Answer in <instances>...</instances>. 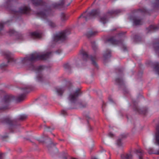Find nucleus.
<instances>
[{"label": "nucleus", "instance_id": "nucleus-1", "mask_svg": "<svg viewBox=\"0 0 159 159\" xmlns=\"http://www.w3.org/2000/svg\"><path fill=\"white\" fill-rule=\"evenodd\" d=\"M50 52H45L40 53L34 52L29 57L25 58L23 60L24 63L28 62L38 60H46L48 58L51 56Z\"/></svg>", "mask_w": 159, "mask_h": 159}, {"label": "nucleus", "instance_id": "nucleus-2", "mask_svg": "<svg viewBox=\"0 0 159 159\" xmlns=\"http://www.w3.org/2000/svg\"><path fill=\"white\" fill-rule=\"evenodd\" d=\"M117 12L116 11H111L109 12L105 15L101 16L100 18V21L103 24H105L107 22L108 20V18L112 14L117 13Z\"/></svg>", "mask_w": 159, "mask_h": 159}, {"label": "nucleus", "instance_id": "nucleus-3", "mask_svg": "<svg viewBox=\"0 0 159 159\" xmlns=\"http://www.w3.org/2000/svg\"><path fill=\"white\" fill-rule=\"evenodd\" d=\"M80 93V90H78L75 93H71L69 95L68 99L71 102H74L77 100V97Z\"/></svg>", "mask_w": 159, "mask_h": 159}, {"label": "nucleus", "instance_id": "nucleus-4", "mask_svg": "<svg viewBox=\"0 0 159 159\" xmlns=\"http://www.w3.org/2000/svg\"><path fill=\"white\" fill-rule=\"evenodd\" d=\"M65 33L63 32L55 36L54 37V40L56 42L59 40H63L65 39Z\"/></svg>", "mask_w": 159, "mask_h": 159}, {"label": "nucleus", "instance_id": "nucleus-5", "mask_svg": "<svg viewBox=\"0 0 159 159\" xmlns=\"http://www.w3.org/2000/svg\"><path fill=\"white\" fill-rule=\"evenodd\" d=\"M30 36L33 38L39 39L42 37V35L40 33L35 32L31 33Z\"/></svg>", "mask_w": 159, "mask_h": 159}, {"label": "nucleus", "instance_id": "nucleus-6", "mask_svg": "<svg viewBox=\"0 0 159 159\" xmlns=\"http://www.w3.org/2000/svg\"><path fill=\"white\" fill-rule=\"evenodd\" d=\"M30 11V8L25 6L20 8L19 9V12L21 13H28Z\"/></svg>", "mask_w": 159, "mask_h": 159}, {"label": "nucleus", "instance_id": "nucleus-7", "mask_svg": "<svg viewBox=\"0 0 159 159\" xmlns=\"http://www.w3.org/2000/svg\"><path fill=\"white\" fill-rule=\"evenodd\" d=\"M98 32L96 31H93L90 30L87 32L86 36L88 37L89 38L96 35Z\"/></svg>", "mask_w": 159, "mask_h": 159}, {"label": "nucleus", "instance_id": "nucleus-8", "mask_svg": "<svg viewBox=\"0 0 159 159\" xmlns=\"http://www.w3.org/2000/svg\"><path fill=\"white\" fill-rule=\"evenodd\" d=\"M25 98V95L24 94L20 95L16 97V101L18 102H21L23 101Z\"/></svg>", "mask_w": 159, "mask_h": 159}, {"label": "nucleus", "instance_id": "nucleus-9", "mask_svg": "<svg viewBox=\"0 0 159 159\" xmlns=\"http://www.w3.org/2000/svg\"><path fill=\"white\" fill-rule=\"evenodd\" d=\"M121 158L123 159H132V156L131 154H125L121 155Z\"/></svg>", "mask_w": 159, "mask_h": 159}, {"label": "nucleus", "instance_id": "nucleus-10", "mask_svg": "<svg viewBox=\"0 0 159 159\" xmlns=\"http://www.w3.org/2000/svg\"><path fill=\"white\" fill-rule=\"evenodd\" d=\"M3 56L7 60V62L9 63L10 60L9 51H5L3 53Z\"/></svg>", "mask_w": 159, "mask_h": 159}, {"label": "nucleus", "instance_id": "nucleus-11", "mask_svg": "<svg viewBox=\"0 0 159 159\" xmlns=\"http://www.w3.org/2000/svg\"><path fill=\"white\" fill-rule=\"evenodd\" d=\"M156 130L157 133H156V141L158 144H159V125L157 126Z\"/></svg>", "mask_w": 159, "mask_h": 159}, {"label": "nucleus", "instance_id": "nucleus-12", "mask_svg": "<svg viewBox=\"0 0 159 159\" xmlns=\"http://www.w3.org/2000/svg\"><path fill=\"white\" fill-rule=\"evenodd\" d=\"M154 69L156 72L159 75V63H158L154 64Z\"/></svg>", "mask_w": 159, "mask_h": 159}, {"label": "nucleus", "instance_id": "nucleus-13", "mask_svg": "<svg viewBox=\"0 0 159 159\" xmlns=\"http://www.w3.org/2000/svg\"><path fill=\"white\" fill-rule=\"evenodd\" d=\"M17 62V60L13 56H11V65H14Z\"/></svg>", "mask_w": 159, "mask_h": 159}, {"label": "nucleus", "instance_id": "nucleus-14", "mask_svg": "<svg viewBox=\"0 0 159 159\" xmlns=\"http://www.w3.org/2000/svg\"><path fill=\"white\" fill-rule=\"evenodd\" d=\"M99 11L98 10H93L89 15L94 16L98 14L99 13Z\"/></svg>", "mask_w": 159, "mask_h": 159}, {"label": "nucleus", "instance_id": "nucleus-15", "mask_svg": "<svg viewBox=\"0 0 159 159\" xmlns=\"http://www.w3.org/2000/svg\"><path fill=\"white\" fill-rule=\"evenodd\" d=\"M56 90L57 94L59 95H61L63 92L62 89L61 88H57Z\"/></svg>", "mask_w": 159, "mask_h": 159}, {"label": "nucleus", "instance_id": "nucleus-16", "mask_svg": "<svg viewBox=\"0 0 159 159\" xmlns=\"http://www.w3.org/2000/svg\"><path fill=\"white\" fill-rule=\"evenodd\" d=\"M153 47L156 51L159 52V42L155 43Z\"/></svg>", "mask_w": 159, "mask_h": 159}, {"label": "nucleus", "instance_id": "nucleus-17", "mask_svg": "<svg viewBox=\"0 0 159 159\" xmlns=\"http://www.w3.org/2000/svg\"><path fill=\"white\" fill-rule=\"evenodd\" d=\"M9 21L5 22H1L0 23V31L2 30L4 26L7 24Z\"/></svg>", "mask_w": 159, "mask_h": 159}, {"label": "nucleus", "instance_id": "nucleus-18", "mask_svg": "<svg viewBox=\"0 0 159 159\" xmlns=\"http://www.w3.org/2000/svg\"><path fill=\"white\" fill-rule=\"evenodd\" d=\"M134 23L136 25H139L142 24V21L140 20L135 19L134 20Z\"/></svg>", "mask_w": 159, "mask_h": 159}, {"label": "nucleus", "instance_id": "nucleus-19", "mask_svg": "<svg viewBox=\"0 0 159 159\" xmlns=\"http://www.w3.org/2000/svg\"><path fill=\"white\" fill-rule=\"evenodd\" d=\"M27 115L25 114H23L20 116L19 117V119L20 120H24L26 119L27 118Z\"/></svg>", "mask_w": 159, "mask_h": 159}, {"label": "nucleus", "instance_id": "nucleus-20", "mask_svg": "<svg viewBox=\"0 0 159 159\" xmlns=\"http://www.w3.org/2000/svg\"><path fill=\"white\" fill-rule=\"evenodd\" d=\"M12 120H11V133H13L15 129V126L12 124Z\"/></svg>", "mask_w": 159, "mask_h": 159}, {"label": "nucleus", "instance_id": "nucleus-21", "mask_svg": "<svg viewBox=\"0 0 159 159\" xmlns=\"http://www.w3.org/2000/svg\"><path fill=\"white\" fill-rule=\"evenodd\" d=\"M33 3L35 5L40 4V3L42 2L41 0H32Z\"/></svg>", "mask_w": 159, "mask_h": 159}, {"label": "nucleus", "instance_id": "nucleus-22", "mask_svg": "<svg viewBox=\"0 0 159 159\" xmlns=\"http://www.w3.org/2000/svg\"><path fill=\"white\" fill-rule=\"evenodd\" d=\"M10 122V118L9 117H7L5 118L3 120V122L4 123L7 124H9Z\"/></svg>", "mask_w": 159, "mask_h": 159}, {"label": "nucleus", "instance_id": "nucleus-23", "mask_svg": "<svg viewBox=\"0 0 159 159\" xmlns=\"http://www.w3.org/2000/svg\"><path fill=\"white\" fill-rule=\"evenodd\" d=\"M91 60L92 62V64L94 66H97V64L95 61L96 58L95 57H92L91 58Z\"/></svg>", "mask_w": 159, "mask_h": 159}, {"label": "nucleus", "instance_id": "nucleus-24", "mask_svg": "<svg viewBox=\"0 0 159 159\" xmlns=\"http://www.w3.org/2000/svg\"><path fill=\"white\" fill-rule=\"evenodd\" d=\"M60 3L57 4V5L56 4H54L53 5V7H56L58 6L59 5H62L64 4V0H60Z\"/></svg>", "mask_w": 159, "mask_h": 159}, {"label": "nucleus", "instance_id": "nucleus-25", "mask_svg": "<svg viewBox=\"0 0 159 159\" xmlns=\"http://www.w3.org/2000/svg\"><path fill=\"white\" fill-rule=\"evenodd\" d=\"M9 96H6L3 99V101L4 102H9Z\"/></svg>", "mask_w": 159, "mask_h": 159}, {"label": "nucleus", "instance_id": "nucleus-26", "mask_svg": "<svg viewBox=\"0 0 159 159\" xmlns=\"http://www.w3.org/2000/svg\"><path fill=\"white\" fill-rule=\"evenodd\" d=\"M48 24L49 25L52 27H54L56 26L55 24L52 21H49Z\"/></svg>", "mask_w": 159, "mask_h": 159}, {"label": "nucleus", "instance_id": "nucleus-27", "mask_svg": "<svg viewBox=\"0 0 159 159\" xmlns=\"http://www.w3.org/2000/svg\"><path fill=\"white\" fill-rule=\"evenodd\" d=\"M9 134H6L2 136V139L3 140H5L7 138H8L9 137Z\"/></svg>", "mask_w": 159, "mask_h": 159}, {"label": "nucleus", "instance_id": "nucleus-28", "mask_svg": "<svg viewBox=\"0 0 159 159\" xmlns=\"http://www.w3.org/2000/svg\"><path fill=\"white\" fill-rule=\"evenodd\" d=\"M16 97H15L13 95H11V101H16Z\"/></svg>", "mask_w": 159, "mask_h": 159}, {"label": "nucleus", "instance_id": "nucleus-29", "mask_svg": "<svg viewBox=\"0 0 159 159\" xmlns=\"http://www.w3.org/2000/svg\"><path fill=\"white\" fill-rule=\"evenodd\" d=\"M81 53L83 55V56L84 57H87L88 55H87V52H85L84 51H82Z\"/></svg>", "mask_w": 159, "mask_h": 159}, {"label": "nucleus", "instance_id": "nucleus-30", "mask_svg": "<svg viewBox=\"0 0 159 159\" xmlns=\"http://www.w3.org/2000/svg\"><path fill=\"white\" fill-rule=\"evenodd\" d=\"M67 19V18L66 17V16L63 15L61 18V20L62 21H63L65 20H66Z\"/></svg>", "mask_w": 159, "mask_h": 159}, {"label": "nucleus", "instance_id": "nucleus-31", "mask_svg": "<svg viewBox=\"0 0 159 159\" xmlns=\"http://www.w3.org/2000/svg\"><path fill=\"white\" fill-rule=\"evenodd\" d=\"M43 78V75L41 74H39L38 76V80L40 81Z\"/></svg>", "mask_w": 159, "mask_h": 159}, {"label": "nucleus", "instance_id": "nucleus-32", "mask_svg": "<svg viewBox=\"0 0 159 159\" xmlns=\"http://www.w3.org/2000/svg\"><path fill=\"white\" fill-rule=\"evenodd\" d=\"M117 144L119 146H121L122 145V143L121 142V140L120 139H118L117 140Z\"/></svg>", "mask_w": 159, "mask_h": 159}, {"label": "nucleus", "instance_id": "nucleus-33", "mask_svg": "<svg viewBox=\"0 0 159 159\" xmlns=\"http://www.w3.org/2000/svg\"><path fill=\"white\" fill-rule=\"evenodd\" d=\"M116 81L118 83H120L122 81V80L121 79H120V78H117L116 80Z\"/></svg>", "mask_w": 159, "mask_h": 159}, {"label": "nucleus", "instance_id": "nucleus-34", "mask_svg": "<svg viewBox=\"0 0 159 159\" xmlns=\"http://www.w3.org/2000/svg\"><path fill=\"white\" fill-rule=\"evenodd\" d=\"M136 152L138 153L141 154L143 153V151L140 149L136 150Z\"/></svg>", "mask_w": 159, "mask_h": 159}, {"label": "nucleus", "instance_id": "nucleus-35", "mask_svg": "<svg viewBox=\"0 0 159 159\" xmlns=\"http://www.w3.org/2000/svg\"><path fill=\"white\" fill-rule=\"evenodd\" d=\"M22 92L24 93H26L27 92V88H22L21 89Z\"/></svg>", "mask_w": 159, "mask_h": 159}, {"label": "nucleus", "instance_id": "nucleus-36", "mask_svg": "<svg viewBox=\"0 0 159 159\" xmlns=\"http://www.w3.org/2000/svg\"><path fill=\"white\" fill-rule=\"evenodd\" d=\"M4 154L2 153H0V159H2L3 157Z\"/></svg>", "mask_w": 159, "mask_h": 159}, {"label": "nucleus", "instance_id": "nucleus-37", "mask_svg": "<svg viewBox=\"0 0 159 159\" xmlns=\"http://www.w3.org/2000/svg\"><path fill=\"white\" fill-rule=\"evenodd\" d=\"M83 16L86 19V20H87V17H86L85 15H84V14H83L82 15V16H80V17H81Z\"/></svg>", "mask_w": 159, "mask_h": 159}, {"label": "nucleus", "instance_id": "nucleus-38", "mask_svg": "<svg viewBox=\"0 0 159 159\" xmlns=\"http://www.w3.org/2000/svg\"><path fill=\"white\" fill-rule=\"evenodd\" d=\"M61 113L62 114L65 115L66 114V112L65 110H63L61 111Z\"/></svg>", "mask_w": 159, "mask_h": 159}, {"label": "nucleus", "instance_id": "nucleus-39", "mask_svg": "<svg viewBox=\"0 0 159 159\" xmlns=\"http://www.w3.org/2000/svg\"><path fill=\"white\" fill-rule=\"evenodd\" d=\"M109 136H110V137H112V136H113V134H112L111 133H110L109 134Z\"/></svg>", "mask_w": 159, "mask_h": 159}, {"label": "nucleus", "instance_id": "nucleus-40", "mask_svg": "<svg viewBox=\"0 0 159 159\" xmlns=\"http://www.w3.org/2000/svg\"><path fill=\"white\" fill-rule=\"evenodd\" d=\"M108 56V55H107L106 53H105L104 54V56L106 57Z\"/></svg>", "mask_w": 159, "mask_h": 159}, {"label": "nucleus", "instance_id": "nucleus-41", "mask_svg": "<svg viewBox=\"0 0 159 159\" xmlns=\"http://www.w3.org/2000/svg\"><path fill=\"white\" fill-rule=\"evenodd\" d=\"M45 14L44 13H42L41 14V15L43 17H44V15Z\"/></svg>", "mask_w": 159, "mask_h": 159}, {"label": "nucleus", "instance_id": "nucleus-42", "mask_svg": "<svg viewBox=\"0 0 159 159\" xmlns=\"http://www.w3.org/2000/svg\"><path fill=\"white\" fill-rule=\"evenodd\" d=\"M43 68V66H40L39 67V69H41Z\"/></svg>", "mask_w": 159, "mask_h": 159}, {"label": "nucleus", "instance_id": "nucleus-43", "mask_svg": "<svg viewBox=\"0 0 159 159\" xmlns=\"http://www.w3.org/2000/svg\"><path fill=\"white\" fill-rule=\"evenodd\" d=\"M92 159H98L96 157H93L92 158Z\"/></svg>", "mask_w": 159, "mask_h": 159}, {"label": "nucleus", "instance_id": "nucleus-44", "mask_svg": "<svg viewBox=\"0 0 159 159\" xmlns=\"http://www.w3.org/2000/svg\"><path fill=\"white\" fill-rule=\"evenodd\" d=\"M67 65H68V64H66L64 65V67L65 68H68V67H66V66H67Z\"/></svg>", "mask_w": 159, "mask_h": 159}, {"label": "nucleus", "instance_id": "nucleus-45", "mask_svg": "<svg viewBox=\"0 0 159 159\" xmlns=\"http://www.w3.org/2000/svg\"><path fill=\"white\" fill-rule=\"evenodd\" d=\"M150 27H151V28H152V29H155V28H154V27L153 26H150Z\"/></svg>", "mask_w": 159, "mask_h": 159}, {"label": "nucleus", "instance_id": "nucleus-46", "mask_svg": "<svg viewBox=\"0 0 159 159\" xmlns=\"http://www.w3.org/2000/svg\"><path fill=\"white\" fill-rule=\"evenodd\" d=\"M126 50V48L125 47H124V51L125 50Z\"/></svg>", "mask_w": 159, "mask_h": 159}, {"label": "nucleus", "instance_id": "nucleus-47", "mask_svg": "<svg viewBox=\"0 0 159 159\" xmlns=\"http://www.w3.org/2000/svg\"><path fill=\"white\" fill-rule=\"evenodd\" d=\"M13 31H12V30L11 31V32H10L11 34V33H14L13 32Z\"/></svg>", "mask_w": 159, "mask_h": 159}, {"label": "nucleus", "instance_id": "nucleus-48", "mask_svg": "<svg viewBox=\"0 0 159 159\" xmlns=\"http://www.w3.org/2000/svg\"><path fill=\"white\" fill-rule=\"evenodd\" d=\"M108 55H110V53H111V52L110 51H108Z\"/></svg>", "mask_w": 159, "mask_h": 159}, {"label": "nucleus", "instance_id": "nucleus-49", "mask_svg": "<svg viewBox=\"0 0 159 159\" xmlns=\"http://www.w3.org/2000/svg\"><path fill=\"white\" fill-rule=\"evenodd\" d=\"M156 154H159V152H156Z\"/></svg>", "mask_w": 159, "mask_h": 159}, {"label": "nucleus", "instance_id": "nucleus-50", "mask_svg": "<svg viewBox=\"0 0 159 159\" xmlns=\"http://www.w3.org/2000/svg\"><path fill=\"white\" fill-rule=\"evenodd\" d=\"M139 159H142V158L141 157H139Z\"/></svg>", "mask_w": 159, "mask_h": 159}, {"label": "nucleus", "instance_id": "nucleus-51", "mask_svg": "<svg viewBox=\"0 0 159 159\" xmlns=\"http://www.w3.org/2000/svg\"><path fill=\"white\" fill-rule=\"evenodd\" d=\"M48 149H49V148H50V147H49V146H48Z\"/></svg>", "mask_w": 159, "mask_h": 159}, {"label": "nucleus", "instance_id": "nucleus-52", "mask_svg": "<svg viewBox=\"0 0 159 159\" xmlns=\"http://www.w3.org/2000/svg\"><path fill=\"white\" fill-rule=\"evenodd\" d=\"M11 13L12 12V11H10Z\"/></svg>", "mask_w": 159, "mask_h": 159}]
</instances>
